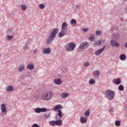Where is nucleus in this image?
<instances>
[{
  "mask_svg": "<svg viewBox=\"0 0 127 127\" xmlns=\"http://www.w3.org/2000/svg\"><path fill=\"white\" fill-rule=\"evenodd\" d=\"M7 37V40H9L12 39L13 36H9V35H7L6 36Z\"/></svg>",
  "mask_w": 127,
  "mask_h": 127,
  "instance_id": "nucleus-36",
  "label": "nucleus"
},
{
  "mask_svg": "<svg viewBox=\"0 0 127 127\" xmlns=\"http://www.w3.org/2000/svg\"><path fill=\"white\" fill-rule=\"evenodd\" d=\"M70 22L72 25H76L77 23V22L76 20L74 19H72Z\"/></svg>",
  "mask_w": 127,
  "mask_h": 127,
  "instance_id": "nucleus-28",
  "label": "nucleus"
},
{
  "mask_svg": "<svg viewBox=\"0 0 127 127\" xmlns=\"http://www.w3.org/2000/svg\"><path fill=\"white\" fill-rule=\"evenodd\" d=\"M23 48L25 50H26L28 48V45L26 44H25V46L23 47Z\"/></svg>",
  "mask_w": 127,
  "mask_h": 127,
  "instance_id": "nucleus-44",
  "label": "nucleus"
},
{
  "mask_svg": "<svg viewBox=\"0 0 127 127\" xmlns=\"http://www.w3.org/2000/svg\"><path fill=\"white\" fill-rule=\"evenodd\" d=\"M35 112L37 113H40V108H37L35 110Z\"/></svg>",
  "mask_w": 127,
  "mask_h": 127,
  "instance_id": "nucleus-38",
  "label": "nucleus"
},
{
  "mask_svg": "<svg viewBox=\"0 0 127 127\" xmlns=\"http://www.w3.org/2000/svg\"><path fill=\"white\" fill-rule=\"evenodd\" d=\"M62 106L60 105H56L53 108V110L55 111H56L60 109L61 108Z\"/></svg>",
  "mask_w": 127,
  "mask_h": 127,
  "instance_id": "nucleus-19",
  "label": "nucleus"
},
{
  "mask_svg": "<svg viewBox=\"0 0 127 127\" xmlns=\"http://www.w3.org/2000/svg\"><path fill=\"white\" fill-rule=\"evenodd\" d=\"M106 47L105 46H104L102 48L96 50L95 53V55L97 56L100 55L103 52Z\"/></svg>",
  "mask_w": 127,
  "mask_h": 127,
  "instance_id": "nucleus-7",
  "label": "nucleus"
},
{
  "mask_svg": "<svg viewBox=\"0 0 127 127\" xmlns=\"http://www.w3.org/2000/svg\"><path fill=\"white\" fill-rule=\"evenodd\" d=\"M89 82L90 84L93 85L95 83V81L94 79L92 78L89 81Z\"/></svg>",
  "mask_w": 127,
  "mask_h": 127,
  "instance_id": "nucleus-27",
  "label": "nucleus"
},
{
  "mask_svg": "<svg viewBox=\"0 0 127 127\" xmlns=\"http://www.w3.org/2000/svg\"><path fill=\"white\" fill-rule=\"evenodd\" d=\"M89 46V43L87 42H84L81 43L79 47V48H80L78 49V50L79 51L80 49L82 50L84 49H85L87 48Z\"/></svg>",
  "mask_w": 127,
  "mask_h": 127,
  "instance_id": "nucleus-5",
  "label": "nucleus"
},
{
  "mask_svg": "<svg viewBox=\"0 0 127 127\" xmlns=\"http://www.w3.org/2000/svg\"><path fill=\"white\" fill-rule=\"evenodd\" d=\"M115 124L116 126H120L121 123L119 121L117 120L115 121Z\"/></svg>",
  "mask_w": 127,
  "mask_h": 127,
  "instance_id": "nucleus-31",
  "label": "nucleus"
},
{
  "mask_svg": "<svg viewBox=\"0 0 127 127\" xmlns=\"http://www.w3.org/2000/svg\"><path fill=\"white\" fill-rule=\"evenodd\" d=\"M101 44V41L100 40L95 41H94V44L96 46H99Z\"/></svg>",
  "mask_w": 127,
  "mask_h": 127,
  "instance_id": "nucleus-25",
  "label": "nucleus"
},
{
  "mask_svg": "<svg viewBox=\"0 0 127 127\" xmlns=\"http://www.w3.org/2000/svg\"><path fill=\"white\" fill-rule=\"evenodd\" d=\"M88 29H82V31L84 32H86L87 31Z\"/></svg>",
  "mask_w": 127,
  "mask_h": 127,
  "instance_id": "nucleus-46",
  "label": "nucleus"
},
{
  "mask_svg": "<svg viewBox=\"0 0 127 127\" xmlns=\"http://www.w3.org/2000/svg\"><path fill=\"white\" fill-rule=\"evenodd\" d=\"M116 41L115 40H111L110 41L111 45L113 47H118L120 44L119 43L116 42Z\"/></svg>",
  "mask_w": 127,
  "mask_h": 127,
  "instance_id": "nucleus-11",
  "label": "nucleus"
},
{
  "mask_svg": "<svg viewBox=\"0 0 127 127\" xmlns=\"http://www.w3.org/2000/svg\"><path fill=\"white\" fill-rule=\"evenodd\" d=\"M115 95L114 92L110 90H108L105 92V97L109 100H112Z\"/></svg>",
  "mask_w": 127,
  "mask_h": 127,
  "instance_id": "nucleus-2",
  "label": "nucleus"
},
{
  "mask_svg": "<svg viewBox=\"0 0 127 127\" xmlns=\"http://www.w3.org/2000/svg\"><path fill=\"white\" fill-rule=\"evenodd\" d=\"M54 82L55 84L59 85L61 84L62 81L59 78L54 79Z\"/></svg>",
  "mask_w": 127,
  "mask_h": 127,
  "instance_id": "nucleus-14",
  "label": "nucleus"
},
{
  "mask_svg": "<svg viewBox=\"0 0 127 127\" xmlns=\"http://www.w3.org/2000/svg\"><path fill=\"white\" fill-rule=\"evenodd\" d=\"M112 37L113 40L117 41L120 38V34L118 33H114L113 34Z\"/></svg>",
  "mask_w": 127,
  "mask_h": 127,
  "instance_id": "nucleus-8",
  "label": "nucleus"
},
{
  "mask_svg": "<svg viewBox=\"0 0 127 127\" xmlns=\"http://www.w3.org/2000/svg\"><path fill=\"white\" fill-rule=\"evenodd\" d=\"M32 127H39V126L37 124H34L32 125Z\"/></svg>",
  "mask_w": 127,
  "mask_h": 127,
  "instance_id": "nucleus-41",
  "label": "nucleus"
},
{
  "mask_svg": "<svg viewBox=\"0 0 127 127\" xmlns=\"http://www.w3.org/2000/svg\"><path fill=\"white\" fill-rule=\"evenodd\" d=\"M90 114V110L89 109L84 113V114L86 117H87L89 116Z\"/></svg>",
  "mask_w": 127,
  "mask_h": 127,
  "instance_id": "nucleus-16",
  "label": "nucleus"
},
{
  "mask_svg": "<svg viewBox=\"0 0 127 127\" xmlns=\"http://www.w3.org/2000/svg\"><path fill=\"white\" fill-rule=\"evenodd\" d=\"M53 93L51 92H48L43 94L41 96L43 100H48L50 99L52 96Z\"/></svg>",
  "mask_w": 127,
  "mask_h": 127,
  "instance_id": "nucleus-3",
  "label": "nucleus"
},
{
  "mask_svg": "<svg viewBox=\"0 0 127 127\" xmlns=\"http://www.w3.org/2000/svg\"><path fill=\"white\" fill-rule=\"evenodd\" d=\"M25 67V66L23 64H22L19 66L18 68V70L19 71H22Z\"/></svg>",
  "mask_w": 127,
  "mask_h": 127,
  "instance_id": "nucleus-23",
  "label": "nucleus"
},
{
  "mask_svg": "<svg viewBox=\"0 0 127 127\" xmlns=\"http://www.w3.org/2000/svg\"><path fill=\"white\" fill-rule=\"evenodd\" d=\"M30 73L29 72H28L26 74V75L27 76L29 75V74Z\"/></svg>",
  "mask_w": 127,
  "mask_h": 127,
  "instance_id": "nucleus-52",
  "label": "nucleus"
},
{
  "mask_svg": "<svg viewBox=\"0 0 127 127\" xmlns=\"http://www.w3.org/2000/svg\"><path fill=\"white\" fill-rule=\"evenodd\" d=\"M67 34V31L66 30H62L59 32L58 35L59 37H62L64 35Z\"/></svg>",
  "mask_w": 127,
  "mask_h": 127,
  "instance_id": "nucleus-9",
  "label": "nucleus"
},
{
  "mask_svg": "<svg viewBox=\"0 0 127 127\" xmlns=\"http://www.w3.org/2000/svg\"><path fill=\"white\" fill-rule=\"evenodd\" d=\"M89 65V62H86L84 64V65L85 66H87Z\"/></svg>",
  "mask_w": 127,
  "mask_h": 127,
  "instance_id": "nucleus-39",
  "label": "nucleus"
},
{
  "mask_svg": "<svg viewBox=\"0 0 127 127\" xmlns=\"http://www.w3.org/2000/svg\"><path fill=\"white\" fill-rule=\"evenodd\" d=\"M101 33L99 31H97L96 32V34L97 35H99Z\"/></svg>",
  "mask_w": 127,
  "mask_h": 127,
  "instance_id": "nucleus-45",
  "label": "nucleus"
},
{
  "mask_svg": "<svg viewBox=\"0 0 127 127\" xmlns=\"http://www.w3.org/2000/svg\"><path fill=\"white\" fill-rule=\"evenodd\" d=\"M8 32L9 34L12 33L13 32V30L12 29L9 30L8 31Z\"/></svg>",
  "mask_w": 127,
  "mask_h": 127,
  "instance_id": "nucleus-40",
  "label": "nucleus"
},
{
  "mask_svg": "<svg viewBox=\"0 0 127 127\" xmlns=\"http://www.w3.org/2000/svg\"><path fill=\"white\" fill-rule=\"evenodd\" d=\"M44 117L45 118L47 119L49 118L50 117V113L48 114H46L44 115Z\"/></svg>",
  "mask_w": 127,
  "mask_h": 127,
  "instance_id": "nucleus-35",
  "label": "nucleus"
},
{
  "mask_svg": "<svg viewBox=\"0 0 127 127\" xmlns=\"http://www.w3.org/2000/svg\"><path fill=\"white\" fill-rule=\"evenodd\" d=\"M69 95L68 93L65 92H64L61 95V96L63 98H65L67 97Z\"/></svg>",
  "mask_w": 127,
  "mask_h": 127,
  "instance_id": "nucleus-17",
  "label": "nucleus"
},
{
  "mask_svg": "<svg viewBox=\"0 0 127 127\" xmlns=\"http://www.w3.org/2000/svg\"><path fill=\"white\" fill-rule=\"evenodd\" d=\"M38 51V50L37 49H35L33 51V52L34 54H36Z\"/></svg>",
  "mask_w": 127,
  "mask_h": 127,
  "instance_id": "nucleus-43",
  "label": "nucleus"
},
{
  "mask_svg": "<svg viewBox=\"0 0 127 127\" xmlns=\"http://www.w3.org/2000/svg\"><path fill=\"white\" fill-rule=\"evenodd\" d=\"M21 7L23 11H24L27 8V6L25 4L22 5Z\"/></svg>",
  "mask_w": 127,
  "mask_h": 127,
  "instance_id": "nucleus-34",
  "label": "nucleus"
},
{
  "mask_svg": "<svg viewBox=\"0 0 127 127\" xmlns=\"http://www.w3.org/2000/svg\"><path fill=\"white\" fill-rule=\"evenodd\" d=\"M13 87L11 85H9L6 88V90L7 91H13Z\"/></svg>",
  "mask_w": 127,
  "mask_h": 127,
  "instance_id": "nucleus-21",
  "label": "nucleus"
},
{
  "mask_svg": "<svg viewBox=\"0 0 127 127\" xmlns=\"http://www.w3.org/2000/svg\"><path fill=\"white\" fill-rule=\"evenodd\" d=\"M100 75L99 72L98 70L95 71L93 74L94 78L95 79L98 78L99 77Z\"/></svg>",
  "mask_w": 127,
  "mask_h": 127,
  "instance_id": "nucleus-10",
  "label": "nucleus"
},
{
  "mask_svg": "<svg viewBox=\"0 0 127 127\" xmlns=\"http://www.w3.org/2000/svg\"><path fill=\"white\" fill-rule=\"evenodd\" d=\"M120 59L122 60H124L126 59V56L124 54H122L119 56Z\"/></svg>",
  "mask_w": 127,
  "mask_h": 127,
  "instance_id": "nucleus-22",
  "label": "nucleus"
},
{
  "mask_svg": "<svg viewBox=\"0 0 127 127\" xmlns=\"http://www.w3.org/2000/svg\"><path fill=\"white\" fill-rule=\"evenodd\" d=\"M26 67L28 69L30 70L33 69L34 68V65L33 64H29L27 65Z\"/></svg>",
  "mask_w": 127,
  "mask_h": 127,
  "instance_id": "nucleus-15",
  "label": "nucleus"
},
{
  "mask_svg": "<svg viewBox=\"0 0 127 127\" xmlns=\"http://www.w3.org/2000/svg\"><path fill=\"white\" fill-rule=\"evenodd\" d=\"M55 121H52L49 122V124L52 126H55L56 125Z\"/></svg>",
  "mask_w": 127,
  "mask_h": 127,
  "instance_id": "nucleus-30",
  "label": "nucleus"
},
{
  "mask_svg": "<svg viewBox=\"0 0 127 127\" xmlns=\"http://www.w3.org/2000/svg\"><path fill=\"white\" fill-rule=\"evenodd\" d=\"M120 19L121 21H122V22L123 21V17L121 18H120Z\"/></svg>",
  "mask_w": 127,
  "mask_h": 127,
  "instance_id": "nucleus-51",
  "label": "nucleus"
},
{
  "mask_svg": "<svg viewBox=\"0 0 127 127\" xmlns=\"http://www.w3.org/2000/svg\"><path fill=\"white\" fill-rule=\"evenodd\" d=\"M88 38L91 41H93L94 39V37L93 35H91Z\"/></svg>",
  "mask_w": 127,
  "mask_h": 127,
  "instance_id": "nucleus-32",
  "label": "nucleus"
},
{
  "mask_svg": "<svg viewBox=\"0 0 127 127\" xmlns=\"http://www.w3.org/2000/svg\"><path fill=\"white\" fill-rule=\"evenodd\" d=\"M67 26V24L65 22L63 23L62 25V30H65V29Z\"/></svg>",
  "mask_w": 127,
  "mask_h": 127,
  "instance_id": "nucleus-20",
  "label": "nucleus"
},
{
  "mask_svg": "<svg viewBox=\"0 0 127 127\" xmlns=\"http://www.w3.org/2000/svg\"><path fill=\"white\" fill-rule=\"evenodd\" d=\"M80 121L82 123H85L86 122L87 119L86 117H83L81 118Z\"/></svg>",
  "mask_w": 127,
  "mask_h": 127,
  "instance_id": "nucleus-18",
  "label": "nucleus"
},
{
  "mask_svg": "<svg viewBox=\"0 0 127 127\" xmlns=\"http://www.w3.org/2000/svg\"><path fill=\"white\" fill-rule=\"evenodd\" d=\"M47 109L46 108H40V113L41 112H44L47 111Z\"/></svg>",
  "mask_w": 127,
  "mask_h": 127,
  "instance_id": "nucleus-29",
  "label": "nucleus"
},
{
  "mask_svg": "<svg viewBox=\"0 0 127 127\" xmlns=\"http://www.w3.org/2000/svg\"><path fill=\"white\" fill-rule=\"evenodd\" d=\"M51 52V49L50 48H48L43 50V53L44 54H49Z\"/></svg>",
  "mask_w": 127,
  "mask_h": 127,
  "instance_id": "nucleus-13",
  "label": "nucleus"
},
{
  "mask_svg": "<svg viewBox=\"0 0 127 127\" xmlns=\"http://www.w3.org/2000/svg\"><path fill=\"white\" fill-rule=\"evenodd\" d=\"M124 87L122 85H120L118 87L119 90L120 91H122L124 89Z\"/></svg>",
  "mask_w": 127,
  "mask_h": 127,
  "instance_id": "nucleus-33",
  "label": "nucleus"
},
{
  "mask_svg": "<svg viewBox=\"0 0 127 127\" xmlns=\"http://www.w3.org/2000/svg\"><path fill=\"white\" fill-rule=\"evenodd\" d=\"M1 113H3L2 114V116H4L7 113V112L6 111V108L4 104H1Z\"/></svg>",
  "mask_w": 127,
  "mask_h": 127,
  "instance_id": "nucleus-6",
  "label": "nucleus"
},
{
  "mask_svg": "<svg viewBox=\"0 0 127 127\" xmlns=\"http://www.w3.org/2000/svg\"><path fill=\"white\" fill-rule=\"evenodd\" d=\"M66 50L68 52L73 50L75 47V44L72 42H70L65 45Z\"/></svg>",
  "mask_w": 127,
  "mask_h": 127,
  "instance_id": "nucleus-4",
  "label": "nucleus"
},
{
  "mask_svg": "<svg viewBox=\"0 0 127 127\" xmlns=\"http://www.w3.org/2000/svg\"><path fill=\"white\" fill-rule=\"evenodd\" d=\"M112 82L113 83H114L116 84L119 85L121 82V79L119 78H115L112 80Z\"/></svg>",
  "mask_w": 127,
  "mask_h": 127,
  "instance_id": "nucleus-12",
  "label": "nucleus"
},
{
  "mask_svg": "<svg viewBox=\"0 0 127 127\" xmlns=\"http://www.w3.org/2000/svg\"><path fill=\"white\" fill-rule=\"evenodd\" d=\"M125 46L126 48H127V42L125 44Z\"/></svg>",
  "mask_w": 127,
  "mask_h": 127,
  "instance_id": "nucleus-50",
  "label": "nucleus"
},
{
  "mask_svg": "<svg viewBox=\"0 0 127 127\" xmlns=\"http://www.w3.org/2000/svg\"><path fill=\"white\" fill-rule=\"evenodd\" d=\"M12 14L13 15H14V13H12Z\"/></svg>",
  "mask_w": 127,
  "mask_h": 127,
  "instance_id": "nucleus-53",
  "label": "nucleus"
},
{
  "mask_svg": "<svg viewBox=\"0 0 127 127\" xmlns=\"http://www.w3.org/2000/svg\"><path fill=\"white\" fill-rule=\"evenodd\" d=\"M76 8L77 9L80 7V5H76Z\"/></svg>",
  "mask_w": 127,
  "mask_h": 127,
  "instance_id": "nucleus-48",
  "label": "nucleus"
},
{
  "mask_svg": "<svg viewBox=\"0 0 127 127\" xmlns=\"http://www.w3.org/2000/svg\"><path fill=\"white\" fill-rule=\"evenodd\" d=\"M113 108L112 107H111L110 108V109L109 110V112L111 114V113L113 112Z\"/></svg>",
  "mask_w": 127,
  "mask_h": 127,
  "instance_id": "nucleus-42",
  "label": "nucleus"
},
{
  "mask_svg": "<svg viewBox=\"0 0 127 127\" xmlns=\"http://www.w3.org/2000/svg\"><path fill=\"white\" fill-rule=\"evenodd\" d=\"M45 7V6L43 4H40L39 5V7L41 9H43Z\"/></svg>",
  "mask_w": 127,
  "mask_h": 127,
  "instance_id": "nucleus-37",
  "label": "nucleus"
},
{
  "mask_svg": "<svg viewBox=\"0 0 127 127\" xmlns=\"http://www.w3.org/2000/svg\"><path fill=\"white\" fill-rule=\"evenodd\" d=\"M58 113L57 114V115L60 117L61 118L63 115V114L61 110H59L58 111Z\"/></svg>",
  "mask_w": 127,
  "mask_h": 127,
  "instance_id": "nucleus-26",
  "label": "nucleus"
},
{
  "mask_svg": "<svg viewBox=\"0 0 127 127\" xmlns=\"http://www.w3.org/2000/svg\"><path fill=\"white\" fill-rule=\"evenodd\" d=\"M101 41V43H104L105 42V41L104 40H102Z\"/></svg>",
  "mask_w": 127,
  "mask_h": 127,
  "instance_id": "nucleus-49",
  "label": "nucleus"
},
{
  "mask_svg": "<svg viewBox=\"0 0 127 127\" xmlns=\"http://www.w3.org/2000/svg\"><path fill=\"white\" fill-rule=\"evenodd\" d=\"M58 29H54L52 32L50 34L49 36H48L46 40V43L47 45L51 44L53 40L56 37V36L58 33Z\"/></svg>",
  "mask_w": 127,
  "mask_h": 127,
  "instance_id": "nucleus-1",
  "label": "nucleus"
},
{
  "mask_svg": "<svg viewBox=\"0 0 127 127\" xmlns=\"http://www.w3.org/2000/svg\"><path fill=\"white\" fill-rule=\"evenodd\" d=\"M125 10L126 12H127V5L125 6Z\"/></svg>",
  "mask_w": 127,
  "mask_h": 127,
  "instance_id": "nucleus-47",
  "label": "nucleus"
},
{
  "mask_svg": "<svg viewBox=\"0 0 127 127\" xmlns=\"http://www.w3.org/2000/svg\"><path fill=\"white\" fill-rule=\"evenodd\" d=\"M55 122L56 125H57L58 126H59L60 125H62V121L61 120L59 119L58 120H57L56 121H55Z\"/></svg>",
  "mask_w": 127,
  "mask_h": 127,
  "instance_id": "nucleus-24",
  "label": "nucleus"
}]
</instances>
